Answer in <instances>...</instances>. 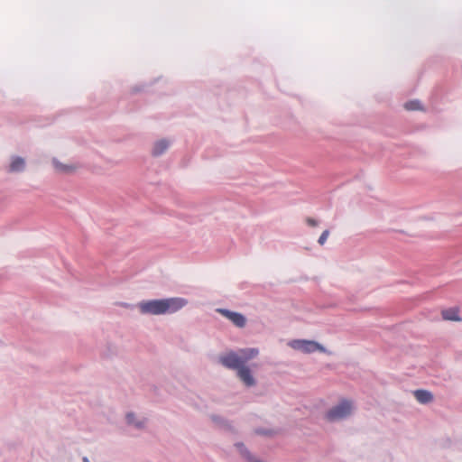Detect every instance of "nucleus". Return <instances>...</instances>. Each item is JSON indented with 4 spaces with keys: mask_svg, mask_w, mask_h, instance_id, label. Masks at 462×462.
Returning <instances> with one entry per match:
<instances>
[{
    "mask_svg": "<svg viewBox=\"0 0 462 462\" xmlns=\"http://www.w3.org/2000/svg\"><path fill=\"white\" fill-rule=\"evenodd\" d=\"M260 351L256 347L228 350L218 356V363L226 369L236 372V377L243 387L252 389L257 386L255 372L246 363L256 358Z\"/></svg>",
    "mask_w": 462,
    "mask_h": 462,
    "instance_id": "f257e3e1",
    "label": "nucleus"
},
{
    "mask_svg": "<svg viewBox=\"0 0 462 462\" xmlns=\"http://www.w3.org/2000/svg\"><path fill=\"white\" fill-rule=\"evenodd\" d=\"M188 304L184 298L173 297L165 299L144 300L137 303L136 307L143 316H163L173 314Z\"/></svg>",
    "mask_w": 462,
    "mask_h": 462,
    "instance_id": "f03ea898",
    "label": "nucleus"
},
{
    "mask_svg": "<svg viewBox=\"0 0 462 462\" xmlns=\"http://www.w3.org/2000/svg\"><path fill=\"white\" fill-rule=\"evenodd\" d=\"M356 411V402L351 398H339L324 413V419L329 423H338L351 419Z\"/></svg>",
    "mask_w": 462,
    "mask_h": 462,
    "instance_id": "7ed1b4c3",
    "label": "nucleus"
},
{
    "mask_svg": "<svg viewBox=\"0 0 462 462\" xmlns=\"http://www.w3.org/2000/svg\"><path fill=\"white\" fill-rule=\"evenodd\" d=\"M121 420L123 425L130 430L144 431L148 428L149 419L133 408L124 409Z\"/></svg>",
    "mask_w": 462,
    "mask_h": 462,
    "instance_id": "20e7f679",
    "label": "nucleus"
},
{
    "mask_svg": "<svg viewBox=\"0 0 462 462\" xmlns=\"http://www.w3.org/2000/svg\"><path fill=\"white\" fill-rule=\"evenodd\" d=\"M287 346L293 350L299 351L306 355H310L315 352H320L328 355L332 354L322 344L315 340L292 339L287 343Z\"/></svg>",
    "mask_w": 462,
    "mask_h": 462,
    "instance_id": "39448f33",
    "label": "nucleus"
},
{
    "mask_svg": "<svg viewBox=\"0 0 462 462\" xmlns=\"http://www.w3.org/2000/svg\"><path fill=\"white\" fill-rule=\"evenodd\" d=\"M170 138H161L156 140L151 148V155L154 158H159L165 154L171 145Z\"/></svg>",
    "mask_w": 462,
    "mask_h": 462,
    "instance_id": "423d86ee",
    "label": "nucleus"
},
{
    "mask_svg": "<svg viewBox=\"0 0 462 462\" xmlns=\"http://www.w3.org/2000/svg\"><path fill=\"white\" fill-rule=\"evenodd\" d=\"M217 312L228 319L238 328H244L246 325V318L238 312H234L226 309H218Z\"/></svg>",
    "mask_w": 462,
    "mask_h": 462,
    "instance_id": "0eeeda50",
    "label": "nucleus"
},
{
    "mask_svg": "<svg viewBox=\"0 0 462 462\" xmlns=\"http://www.w3.org/2000/svg\"><path fill=\"white\" fill-rule=\"evenodd\" d=\"M413 395L421 404H428L433 401V394L427 390H416L414 391Z\"/></svg>",
    "mask_w": 462,
    "mask_h": 462,
    "instance_id": "6e6552de",
    "label": "nucleus"
},
{
    "mask_svg": "<svg viewBox=\"0 0 462 462\" xmlns=\"http://www.w3.org/2000/svg\"><path fill=\"white\" fill-rule=\"evenodd\" d=\"M442 318L445 320L459 322L462 319L458 315V310L457 308H451L442 310Z\"/></svg>",
    "mask_w": 462,
    "mask_h": 462,
    "instance_id": "1a4fd4ad",
    "label": "nucleus"
},
{
    "mask_svg": "<svg viewBox=\"0 0 462 462\" xmlns=\"http://www.w3.org/2000/svg\"><path fill=\"white\" fill-rule=\"evenodd\" d=\"M55 170L60 173H71L74 172L78 166L74 164H63L57 160L53 161Z\"/></svg>",
    "mask_w": 462,
    "mask_h": 462,
    "instance_id": "9d476101",
    "label": "nucleus"
},
{
    "mask_svg": "<svg viewBox=\"0 0 462 462\" xmlns=\"http://www.w3.org/2000/svg\"><path fill=\"white\" fill-rule=\"evenodd\" d=\"M25 162L21 157H15L13 159L11 164H10V171H21L24 169Z\"/></svg>",
    "mask_w": 462,
    "mask_h": 462,
    "instance_id": "9b49d317",
    "label": "nucleus"
},
{
    "mask_svg": "<svg viewBox=\"0 0 462 462\" xmlns=\"http://www.w3.org/2000/svg\"><path fill=\"white\" fill-rule=\"evenodd\" d=\"M404 108L409 111L423 110V106L419 100H411L406 102L404 104Z\"/></svg>",
    "mask_w": 462,
    "mask_h": 462,
    "instance_id": "f8f14e48",
    "label": "nucleus"
},
{
    "mask_svg": "<svg viewBox=\"0 0 462 462\" xmlns=\"http://www.w3.org/2000/svg\"><path fill=\"white\" fill-rule=\"evenodd\" d=\"M211 418V420L214 421L215 423H217V425L219 426H223V427H226L228 425V421L223 418L222 416L220 415H217V414H212L210 416Z\"/></svg>",
    "mask_w": 462,
    "mask_h": 462,
    "instance_id": "ddd939ff",
    "label": "nucleus"
},
{
    "mask_svg": "<svg viewBox=\"0 0 462 462\" xmlns=\"http://www.w3.org/2000/svg\"><path fill=\"white\" fill-rule=\"evenodd\" d=\"M328 236H329V231H328V230H325V231L321 234V236H319V240H318L319 244L320 245H323L326 243V241H327V239H328Z\"/></svg>",
    "mask_w": 462,
    "mask_h": 462,
    "instance_id": "4468645a",
    "label": "nucleus"
},
{
    "mask_svg": "<svg viewBox=\"0 0 462 462\" xmlns=\"http://www.w3.org/2000/svg\"><path fill=\"white\" fill-rule=\"evenodd\" d=\"M306 222L308 223L309 226H313V227H315L319 225V222L312 217H307Z\"/></svg>",
    "mask_w": 462,
    "mask_h": 462,
    "instance_id": "2eb2a0df",
    "label": "nucleus"
},
{
    "mask_svg": "<svg viewBox=\"0 0 462 462\" xmlns=\"http://www.w3.org/2000/svg\"><path fill=\"white\" fill-rule=\"evenodd\" d=\"M83 461H84V462H89V460H88L87 457H84V458H83Z\"/></svg>",
    "mask_w": 462,
    "mask_h": 462,
    "instance_id": "dca6fc26",
    "label": "nucleus"
}]
</instances>
